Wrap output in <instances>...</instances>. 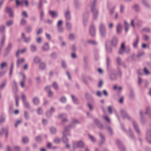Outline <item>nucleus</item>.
<instances>
[{
  "label": "nucleus",
  "mask_w": 151,
  "mask_h": 151,
  "mask_svg": "<svg viewBox=\"0 0 151 151\" xmlns=\"http://www.w3.org/2000/svg\"><path fill=\"white\" fill-rule=\"evenodd\" d=\"M22 141L24 143H26L28 142V139L27 137H24L22 139Z\"/></svg>",
  "instance_id": "obj_61"
},
{
  "label": "nucleus",
  "mask_w": 151,
  "mask_h": 151,
  "mask_svg": "<svg viewBox=\"0 0 151 151\" xmlns=\"http://www.w3.org/2000/svg\"><path fill=\"white\" fill-rule=\"evenodd\" d=\"M94 121L99 128L100 129H102L103 128V125L100 123L98 119H95Z\"/></svg>",
  "instance_id": "obj_22"
},
{
  "label": "nucleus",
  "mask_w": 151,
  "mask_h": 151,
  "mask_svg": "<svg viewBox=\"0 0 151 151\" xmlns=\"http://www.w3.org/2000/svg\"><path fill=\"white\" fill-rule=\"evenodd\" d=\"M135 10L136 12H138L139 10V6L137 4H135L133 7Z\"/></svg>",
  "instance_id": "obj_55"
},
{
  "label": "nucleus",
  "mask_w": 151,
  "mask_h": 151,
  "mask_svg": "<svg viewBox=\"0 0 151 151\" xmlns=\"http://www.w3.org/2000/svg\"><path fill=\"white\" fill-rule=\"evenodd\" d=\"M50 86H47L45 88V90L48 92V96L49 97H52L53 95V93L50 91Z\"/></svg>",
  "instance_id": "obj_20"
},
{
  "label": "nucleus",
  "mask_w": 151,
  "mask_h": 151,
  "mask_svg": "<svg viewBox=\"0 0 151 151\" xmlns=\"http://www.w3.org/2000/svg\"><path fill=\"white\" fill-rule=\"evenodd\" d=\"M50 130L52 134H55L57 132L56 129L55 127H52L50 128Z\"/></svg>",
  "instance_id": "obj_52"
},
{
  "label": "nucleus",
  "mask_w": 151,
  "mask_h": 151,
  "mask_svg": "<svg viewBox=\"0 0 151 151\" xmlns=\"http://www.w3.org/2000/svg\"><path fill=\"white\" fill-rule=\"evenodd\" d=\"M6 12L9 14L10 17H12L14 16L13 11L9 7H7L6 9Z\"/></svg>",
  "instance_id": "obj_16"
},
{
  "label": "nucleus",
  "mask_w": 151,
  "mask_h": 151,
  "mask_svg": "<svg viewBox=\"0 0 151 151\" xmlns=\"http://www.w3.org/2000/svg\"><path fill=\"white\" fill-rule=\"evenodd\" d=\"M72 98V99L73 102L76 104H77L78 103V99L73 95L71 96Z\"/></svg>",
  "instance_id": "obj_50"
},
{
  "label": "nucleus",
  "mask_w": 151,
  "mask_h": 151,
  "mask_svg": "<svg viewBox=\"0 0 151 151\" xmlns=\"http://www.w3.org/2000/svg\"><path fill=\"white\" fill-rule=\"evenodd\" d=\"M7 65V63L6 62H3L1 63L0 66V68L2 69L6 67Z\"/></svg>",
  "instance_id": "obj_43"
},
{
  "label": "nucleus",
  "mask_w": 151,
  "mask_h": 151,
  "mask_svg": "<svg viewBox=\"0 0 151 151\" xmlns=\"http://www.w3.org/2000/svg\"><path fill=\"white\" fill-rule=\"evenodd\" d=\"M121 113L123 119L127 118L128 119H130V116L128 115L127 112L124 110H121Z\"/></svg>",
  "instance_id": "obj_11"
},
{
  "label": "nucleus",
  "mask_w": 151,
  "mask_h": 151,
  "mask_svg": "<svg viewBox=\"0 0 151 151\" xmlns=\"http://www.w3.org/2000/svg\"><path fill=\"white\" fill-rule=\"evenodd\" d=\"M94 121L99 128L100 129H102L103 128V125L100 123L98 119H95Z\"/></svg>",
  "instance_id": "obj_21"
},
{
  "label": "nucleus",
  "mask_w": 151,
  "mask_h": 151,
  "mask_svg": "<svg viewBox=\"0 0 151 151\" xmlns=\"http://www.w3.org/2000/svg\"><path fill=\"white\" fill-rule=\"evenodd\" d=\"M124 24L125 28V30L126 33H127L129 29V25L125 20L124 21Z\"/></svg>",
  "instance_id": "obj_33"
},
{
  "label": "nucleus",
  "mask_w": 151,
  "mask_h": 151,
  "mask_svg": "<svg viewBox=\"0 0 151 151\" xmlns=\"http://www.w3.org/2000/svg\"><path fill=\"white\" fill-rule=\"evenodd\" d=\"M84 145L83 142L82 141H79L73 144V148L75 149L76 148H82L83 147Z\"/></svg>",
  "instance_id": "obj_5"
},
{
  "label": "nucleus",
  "mask_w": 151,
  "mask_h": 151,
  "mask_svg": "<svg viewBox=\"0 0 151 151\" xmlns=\"http://www.w3.org/2000/svg\"><path fill=\"white\" fill-rule=\"evenodd\" d=\"M5 32V27L3 25L0 26V32L2 33H4Z\"/></svg>",
  "instance_id": "obj_45"
},
{
  "label": "nucleus",
  "mask_w": 151,
  "mask_h": 151,
  "mask_svg": "<svg viewBox=\"0 0 151 151\" xmlns=\"http://www.w3.org/2000/svg\"><path fill=\"white\" fill-rule=\"evenodd\" d=\"M99 134L101 138V141L99 144L100 145H101L103 144L104 142L105 138L104 135L101 133H99Z\"/></svg>",
  "instance_id": "obj_35"
},
{
  "label": "nucleus",
  "mask_w": 151,
  "mask_h": 151,
  "mask_svg": "<svg viewBox=\"0 0 151 151\" xmlns=\"http://www.w3.org/2000/svg\"><path fill=\"white\" fill-rule=\"evenodd\" d=\"M79 123L78 121L75 119H73L71 123L68 126L65 128L63 132V137L62 138V141L65 144H67L68 142V139L67 138L68 136L70 135L69 131L71 128L73 127L75 125Z\"/></svg>",
  "instance_id": "obj_1"
},
{
  "label": "nucleus",
  "mask_w": 151,
  "mask_h": 151,
  "mask_svg": "<svg viewBox=\"0 0 151 151\" xmlns=\"http://www.w3.org/2000/svg\"><path fill=\"white\" fill-rule=\"evenodd\" d=\"M12 87L14 91L16 93L18 89L17 86V83L15 80H14L13 81Z\"/></svg>",
  "instance_id": "obj_26"
},
{
  "label": "nucleus",
  "mask_w": 151,
  "mask_h": 151,
  "mask_svg": "<svg viewBox=\"0 0 151 151\" xmlns=\"http://www.w3.org/2000/svg\"><path fill=\"white\" fill-rule=\"evenodd\" d=\"M111 60L107 56L106 57V65L107 67L108 68L109 67V66L111 63Z\"/></svg>",
  "instance_id": "obj_46"
},
{
  "label": "nucleus",
  "mask_w": 151,
  "mask_h": 151,
  "mask_svg": "<svg viewBox=\"0 0 151 151\" xmlns=\"http://www.w3.org/2000/svg\"><path fill=\"white\" fill-rule=\"evenodd\" d=\"M24 116L25 119L27 120H28L29 119V114L28 112L26 111H24Z\"/></svg>",
  "instance_id": "obj_44"
},
{
  "label": "nucleus",
  "mask_w": 151,
  "mask_h": 151,
  "mask_svg": "<svg viewBox=\"0 0 151 151\" xmlns=\"http://www.w3.org/2000/svg\"><path fill=\"white\" fill-rule=\"evenodd\" d=\"M116 143L119 148L121 150L124 151L125 150V148L121 141L117 140L116 141Z\"/></svg>",
  "instance_id": "obj_18"
},
{
  "label": "nucleus",
  "mask_w": 151,
  "mask_h": 151,
  "mask_svg": "<svg viewBox=\"0 0 151 151\" xmlns=\"http://www.w3.org/2000/svg\"><path fill=\"white\" fill-rule=\"evenodd\" d=\"M132 123L134 129L136 132L138 134L139 133L140 130L137 122L133 120L132 121Z\"/></svg>",
  "instance_id": "obj_9"
},
{
  "label": "nucleus",
  "mask_w": 151,
  "mask_h": 151,
  "mask_svg": "<svg viewBox=\"0 0 151 151\" xmlns=\"http://www.w3.org/2000/svg\"><path fill=\"white\" fill-rule=\"evenodd\" d=\"M49 13L51 15V17L53 18L57 17L58 16V13L56 12L50 11Z\"/></svg>",
  "instance_id": "obj_25"
},
{
  "label": "nucleus",
  "mask_w": 151,
  "mask_h": 151,
  "mask_svg": "<svg viewBox=\"0 0 151 151\" xmlns=\"http://www.w3.org/2000/svg\"><path fill=\"white\" fill-rule=\"evenodd\" d=\"M66 28L68 30H70L72 28V26L71 24L68 21L66 22Z\"/></svg>",
  "instance_id": "obj_39"
},
{
  "label": "nucleus",
  "mask_w": 151,
  "mask_h": 151,
  "mask_svg": "<svg viewBox=\"0 0 151 151\" xmlns=\"http://www.w3.org/2000/svg\"><path fill=\"white\" fill-rule=\"evenodd\" d=\"M23 104L25 107L27 109H29L30 108L29 104L27 101L24 102Z\"/></svg>",
  "instance_id": "obj_49"
},
{
  "label": "nucleus",
  "mask_w": 151,
  "mask_h": 151,
  "mask_svg": "<svg viewBox=\"0 0 151 151\" xmlns=\"http://www.w3.org/2000/svg\"><path fill=\"white\" fill-rule=\"evenodd\" d=\"M33 102L35 105H37L39 103V100L38 98L37 97H35L33 100Z\"/></svg>",
  "instance_id": "obj_38"
},
{
  "label": "nucleus",
  "mask_w": 151,
  "mask_h": 151,
  "mask_svg": "<svg viewBox=\"0 0 151 151\" xmlns=\"http://www.w3.org/2000/svg\"><path fill=\"white\" fill-rule=\"evenodd\" d=\"M44 18V13L43 10H42L40 12V21H42Z\"/></svg>",
  "instance_id": "obj_36"
},
{
  "label": "nucleus",
  "mask_w": 151,
  "mask_h": 151,
  "mask_svg": "<svg viewBox=\"0 0 151 151\" xmlns=\"http://www.w3.org/2000/svg\"><path fill=\"white\" fill-rule=\"evenodd\" d=\"M146 138L149 143H151V131L150 130H147L146 133Z\"/></svg>",
  "instance_id": "obj_8"
},
{
  "label": "nucleus",
  "mask_w": 151,
  "mask_h": 151,
  "mask_svg": "<svg viewBox=\"0 0 151 151\" xmlns=\"http://www.w3.org/2000/svg\"><path fill=\"white\" fill-rule=\"evenodd\" d=\"M110 78L112 80H114L116 78V76L114 73H111L110 76Z\"/></svg>",
  "instance_id": "obj_48"
},
{
  "label": "nucleus",
  "mask_w": 151,
  "mask_h": 151,
  "mask_svg": "<svg viewBox=\"0 0 151 151\" xmlns=\"http://www.w3.org/2000/svg\"><path fill=\"white\" fill-rule=\"evenodd\" d=\"M125 8V6L124 5L122 4L120 5V13H123L124 12Z\"/></svg>",
  "instance_id": "obj_47"
},
{
  "label": "nucleus",
  "mask_w": 151,
  "mask_h": 151,
  "mask_svg": "<svg viewBox=\"0 0 151 151\" xmlns=\"http://www.w3.org/2000/svg\"><path fill=\"white\" fill-rule=\"evenodd\" d=\"M75 7L76 9H79L80 7V4L78 2H75Z\"/></svg>",
  "instance_id": "obj_58"
},
{
  "label": "nucleus",
  "mask_w": 151,
  "mask_h": 151,
  "mask_svg": "<svg viewBox=\"0 0 151 151\" xmlns=\"http://www.w3.org/2000/svg\"><path fill=\"white\" fill-rule=\"evenodd\" d=\"M25 62V59L24 58L18 59L17 61V66L19 68L20 65H22Z\"/></svg>",
  "instance_id": "obj_13"
},
{
  "label": "nucleus",
  "mask_w": 151,
  "mask_h": 151,
  "mask_svg": "<svg viewBox=\"0 0 151 151\" xmlns=\"http://www.w3.org/2000/svg\"><path fill=\"white\" fill-rule=\"evenodd\" d=\"M118 40L117 37L115 36L114 37L111 41V44L113 46H115L117 43Z\"/></svg>",
  "instance_id": "obj_24"
},
{
  "label": "nucleus",
  "mask_w": 151,
  "mask_h": 151,
  "mask_svg": "<svg viewBox=\"0 0 151 151\" xmlns=\"http://www.w3.org/2000/svg\"><path fill=\"white\" fill-rule=\"evenodd\" d=\"M60 141V139L59 138H56L54 139V142L56 144L59 143Z\"/></svg>",
  "instance_id": "obj_63"
},
{
  "label": "nucleus",
  "mask_w": 151,
  "mask_h": 151,
  "mask_svg": "<svg viewBox=\"0 0 151 151\" xmlns=\"http://www.w3.org/2000/svg\"><path fill=\"white\" fill-rule=\"evenodd\" d=\"M104 84V82L103 81L101 80H99V83L98 85V86L99 88H101L103 85Z\"/></svg>",
  "instance_id": "obj_56"
},
{
  "label": "nucleus",
  "mask_w": 151,
  "mask_h": 151,
  "mask_svg": "<svg viewBox=\"0 0 151 151\" xmlns=\"http://www.w3.org/2000/svg\"><path fill=\"white\" fill-rule=\"evenodd\" d=\"M125 52V47L124 43H122L121 45V47L119 49V53L121 55H123Z\"/></svg>",
  "instance_id": "obj_14"
},
{
  "label": "nucleus",
  "mask_w": 151,
  "mask_h": 151,
  "mask_svg": "<svg viewBox=\"0 0 151 151\" xmlns=\"http://www.w3.org/2000/svg\"><path fill=\"white\" fill-rule=\"evenodd\" d=\"M55 111V109L53 107L51 108L50 110L47 111L46 113V115L48 117L51 116L53 113Z\"/></svg>",
  "instance_id": "obj_19"
},
{
  "label": "nucleus",
  "mask_w": 151,
  "mask_h": 151,
  "mask_svg": "<svg viewBox=\"0 0 151 151\" xmlns=\"http://www.w3.org/2000/svg\"><path fill=\"white\" fill-rule=\"evenodd\" d=\"M26 20L22 18L20 22V24L21 25H24L26 24Z\"/></svg>",
  "instance_id": "obj_54"
},
{
  "label": "nucleus",
  "mask_w": 151,
  "mask_h": 151,
  "mask_svg": "<svg viewBox=\"0 0 151 151\" xmlns=\"http://www.w3.org/2000/svg\"><path fill=\"white\" fill-rule=\"evenodd\" d=\"M33 61L35 63L40 64L41 62V59L38 57L35 56L34 58Z\"/></svg>",
  "instance_id": "obj_31"
},
{
  "label": "nucleus",
  "mask_w": 151,
  "mask_h": 151,
  "mask_svg": "<svg viewBox=\"0 0 151 151\" xmlns=\"http://www.w3.org/2000/svg\"><path fill=\"white\" fill-rule=\"evenodd\" d=\"M20 75L22 76V79L20 83V85L21 87L24 88L25 86V82L26 77L25 75L22 73H21Z\"/></svg>",
  "instance_id": "obj_12"
},
{
  "label": "nucleus",
  "mask_w": 151,
  "mask_h": 151,
  "mask_svg": "<svg viewBox=\"0 0 151 151\" xmlns=\"http://www.w3.org/2000/svg\"><path fill=\"white\" fill-rule=\"evenodd\" d=\"M89 32L91 36H94L95 35V29L94 25L93 24L91 25L89 29Z\"/></svg>",
  "instance_id": "obj_7"
},
{
  "label": "nucleus",
  "mask_w": 151,
  "mask_h": 151,
  "mask_svg": "<svg viewBox=\"0 0 151 151\" xmlns=\"http://www.w3.org/2000/svg\"><path fill=\"white\" fill-rule=\"evenodd\" d=\"M65 16L66 20H69L70 19V12L68 9H67L65 11Z\"/></svg>",
  "instance_id": "obj_10"
},
{
  "label": "nucleus",
  "mask_w": 151,
  "mask_h": 151,
  "mask_svg": "<svg viewBox=\"0 0 151 151\" xmlns=\"http://www.w3.org/2000/svg\"><path fill=\"white\" fill-rule=\"evenodd\" d=\"M140 120L142 124H145L146 123V119L144 116L143 111L140 110L139 111Z\"/></svg>",
  "instance_id": "obj_4"
},
{
  "label": "nucleus",
  "mask_w": 151,
  "mask_h": 151,
  "mask_svg": "<svg viewBox=\"0 0 151 151\" xmlns=\"http://www.w3.org/2000/svg\"><path fill=\"white\" fill-rule=\"evenodd\" d=\"M46 64L44 62H41L39 64V68L41 70H43L45 69Z\"/></svg>",
  "instance_id": "obj_28"
},
{
  "label": "nucleus",
  "mask_w": 151,
  "mask_h": 151,
  "mask_svg": "<svg viewBox=\"0 0 151 151\" xmlns=\"http://www.w3.org/2000/svg\"><path fill=\"white\" fill-rule=\"evenodd\" d=\"M96 2L97 0H93V3L90 5L91 11L93 15V19L94 20L97 19L98 15V10L96 7Z\"/></svg>",
  "instance_id": "obj_2"
},
{
  "label": "nucleus",
  "mask_w": 151,
  "mask_h": 151,
  "mask_svg": "<svg viewBox=\"0 0 151 151\" xmlns=\"http://www.w3.org/2000/svg\"><path fill=\"white\" fill-rule=\"evenodd\" d=\"M16 3L17 6L22 5V1H19L18 0H16Z\"/></svg>",
  "instance_id": "obj_60"
},
{
  "label": "nucleus",
  "mask_w": 151,
  "mask_h": 151,
  "mask_svg": "<svg viewBox=\"0 0 151 151\" xmlns=\"http://www.w3.org/2000/svg\"><path fill=\"white\" fill-rule=\"evenodd\" d=\"M107 131L110 134H112L113 133L111 128L110 127H107Z\"/></svg>",
  "instance_id": "obj_64"
},
{
  "label": "nucleus",
  "mask_w": 151,
  "mask_h": 151,
  "mask_svg": "<svg viewBox=\"0 0 151 151\" xmlns=\"http://www.w3.org/2000/svg\"><path fill=\"white\" fill-rule=\"evenodd\" d=\"M146 111L145 114H148L149 116H151V108L149 106H147L145 108Z\"/></svg>",
  "instance_id": "obj_27"
},
{
  "label": "nucleus",
  "mask_w": 151,
  "mask_h": 151,
  "mask_svg": "<svg viewBox=\"0 0 151 151\" xmlns=\"http://www.w3.org/2000/svg\"><path fill=\"white\" fill-rule=\"evenodd\" d=\"M21 36L22 38L23 39L25 43H28L31 41V37H26L24 33H22Z\"/></svg>",
  "instance_id": "obj_15"
},
{
  "label": "nucleus",
  "mask_w": 151,
  "mask_h": 151,
  "mask_svg": "<svg viewBox=\"0 0 151 151\" xmlns=\"http://www.w3.org/2000/svg\"><path fill=\"white\" fill-rule=\"evenodd\" d=\"M52 87L55 90H58L59 89V87L58 84L55 82H53L52 85Z\"/></svg>",
  "instance_id": "obj_40"
},
{
  "label": "nucleus",
  "mask_w": 151,
  "mask_h": 151,
  "mask_svg": "<svg viewBox=\"0 0 151 151\" xmlns=\"http://www.w3.org/2000/svg\"><path fill=\"white\" fill-rule=\"evenodd\" d=\"M116 61L117 64L119 65H123V62L122 60L121 59L118 57H117L116 58Z\"/></svg>",
  "instance_id": "obj_37"
},
{
  "label": "nucleus",
  "mask_w": 151,
  "mask_h": 151,
  "mask_svg": "<svg viewBox=\"0 0 151 151\" xmlns=\"http://www.w3.org/2000/svg\"><path fill=\"white\" fill-rule=\"evenodd\" d=\"M6 36L4 34H3L1 39L0 44L1 46H3L4 45L6 40Z\"/></svg>",
  "instance_id": "obj_34"
},
{
  "label": "nucleus",
  "mask_w": 151,
  "mask_h": 151,
  "mask_svg": "<svg viewBox=\"0 0 151 151\" xmlns=\"http://www.w3.org/2000/svg\"><path fill=\"white\" fill-rule=\"evenodd\" d=\"M139 40V38L138 36L136 35V38L134 40L133 42V46L134 48H137V44Z\"/></svg>",
  "instance_id": "obj_17"
},
{
  "label": "nucleus",
  "mask_w": 151,
  "mask_h": 151,
  "mask_svg": "<svg viewBox=\"0 0 151 151\" xmlns=\"http://www.w3.org/2000/svg\"><path fill=\"white\" fill-rule=\"evenodd\" d=\"M88 137L92 142H94L96 141V139L94 137L90 134L88 135Z\"/></svg>",
  "instance_id": "obj_57"
},
{
  "label": "nucleus",
  "mask_w": 151,
  "mask_h": 151,
  "mask_svg": "<svg viewBox=\"0 0 151 151\" xmlns=\"http://www.w3.org/2000/svg\"><path fill=\"white\" fill-rule=\"evenodd\" d=\"M37 47L36 45H31L30 46V50L31 52H35L37 51Z\"/></svg>",
  "instance_id": "obj_30"
},
{
  "label": "nucleus",
  "mask_w": 151,
  "mask_h": 151,
  "mask_svg": "<svg viewBox=\"0 0 151 151\" xmlns=\"http://www.w3.org/2000/svg\"><path fill=\"white\" fill-rule=\"evenodd\" d=\"M122 30V25L120 23H118L116 27V32L117 34L121 33Z\"/></svg>",
  "instance_id": "obj_23"
},
{
  "label": "nucleus",
  "mask_w": 151,
  "mask_h": 151,
  "mask_svg": "<svg viewBox=\"0 0 151 151\" xmlns=\"http://www.w3.org/2000/svg\"><path fill=\"white\" fill-rule=\"evenodd\" d=\"M6 81L3 83L1 85H0V90H2L4 88L5 86L6 85Z\"/></svg>",
  "instance_id": "obj_51"
},
{
  "label": "nucleus",
  "mask_w": 151,
  "mask_h": 151,
  "mask_svg": "<svg viewBox=\"0 0 151 151\" xmlns=\"http://www.w3.org/2000/svg\"><path fill=\"white\" fill-rule=\"evenodd\" d=\"M99 31L101 36L103 38L105 37L107 35V31L105 24L101 22L99 25Z\"/></svg>",
  "instance_id": "obj_3"
},
{
  "label": "nucleus",
  "mask_w": 151,
  "mask_h": 151,
  "mask_svg": "<svg viewBox=\"0 0 151 151\" xmlns=\"http://www.w3.org/2000/svg\"><path fill=\"white\" fill-rule=\"evenodd\" d=\"M88 43L92 45H96L97 44V42L93 40H88Z\"/></svg>",
  "instance_id": "obj_41"
},
{
  "label": "nucleus",
  "mask_w": 151,
  "mask_h": 151,
  "mask_svg": "<svg viewBox=\"0 0 151 151\" xmlns=\"http://www.w3.org/2000/svg\"><path fill=\"white\" fill-rule=\"evenodd\" d=\"M12 44L11 43H9L4 52V56H6L9 53L12 48Z\"/></svg>",
  "instance_id": "obj_6"
},
{
  "label": "nucleus",
  "mask_w": 151,
  "mask_h": 151,
  "mask_svg": "<svg viewBox=\"0 0 151 151\" xmlns=\"http://www.w3.org/2000/svg\"><path fill=\"white\" fill-rule=\"evenodd\" d=\"M60 100L61 102L64 103L66 101V99L65 97H62L60 98Z\"/></svg>",
  "instance_id": "obj_62"
},
{
  "label": "nucleus",
  "mask_w": 151,
  "mask_h": 151,
  "mask_svg": "<svg viewBox=\"0 0 151 151\" xmlns=\"http://www.w3.org/2000/svg\"><path fill=\"white\" fill-rule=\"evenodd\" d=\"M35 139L37 142H40L42 140L41 137L40 136H37L35 137Z\"/></svg>",
  "instance_id": "obj_59"
},
{
  "label": "nucleus",
  "mask_w": 151,
  "mask_h": 151,
  "mask_svg": "<svg viewBox=\"0 0 151 151\" xmlns=\"http://www.w3.org/2000/svg\"><path fill=\"white\" fill-rule=\"evenodd\" d=\"M142 2L143 5L147 8L150 6V4L148 3L147 0H141Z\"/></svg>",
  "instance_id": "obj_32"
},
{
  "label": "nucleus",
  "mask_w": 151,
  "mask_h": 151,
  "mask_svg": "<svg viewBox=\"0 0 151 151\" xmlns=\"http://www.w3.org/2000/svg\"><path fill=\"white\" fill-rule=\"evenodd\" d=\"M26 31L27 33L31 32L32 30V27L31 26H28L26 28Z\"/></svg>",
  "instance_id": "obj_42"
},
{
  "label": "nucleus",
  "mask_w": 151,
  "mask_h": 151,
  "mask_svg": "<svg viewBox=\"0 0 151 151\" xmlns=\"http://www.w3.org/2000/svg\"><path fill=\"white\" fill-rule=\"evenodd\" d=\"M87 106L90 111H91L93 110V108L92 104L89 103H88L87 104Z\"/></svg>",
  "instance_id": "obj_53"
},
{
  "label": "nucleus",
  "mask_w": 151,
  "mask_h": 151,
  "mask_svg": "<svg viewBox=\"0 0 151 151\" xmlns=\"http://www.w3.org/2000/svg\"><path fill=\"white\" fill-rule=\"evenodd\" d=\"M43 50L45 51L48 50L50 49L49 45L48 43H45L42 47Z\"/></svg>",
  "instance_id": "obj_29"
}]
</instances>
